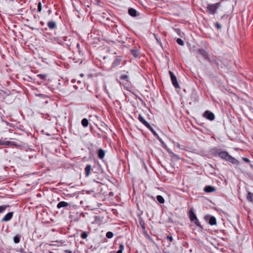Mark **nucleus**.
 Listing matches in <instances>:
<instances>
[{"label": "nucleus", "mask_w": 253, "mask_h": 253, "mask_svg": "<svg viewBox=\"0 0 253 253\" xmlns=\"http://www.w3.org/2000/svg\"><path fill=\"white\" fill-rule=\"evenodd\" d=\"M106 236L107 238H108L109 239H111L113 236V233L112 232H110V231L107 232L106 234Z\"/></svg>", "instance_id": "nucleus-26"}, {"label": "nucleus", "mask_w": 253, "mask_h": 253, "mask_svg": "<svg viewBox=\"0 0 253 253\" xmlns=\"http://www.w3.org/2000/svg\"><path fill=\"white\" fill-rule=\"evenodd\" d=\"M219 156L226 160H229V158H231V156L229 155L228 153L225 151L221 152L218 154Z\"/></svg>", "instance_id": "nucleus-7"}, {"label": "nucleus", "mask_w": 253, "mask_h": 253, "mask_svg": "<svg viewBox=\"0 0 253 253\" xmlns=\"http://www.w3.org/2000/svg\"><path fill=\"white\" fill-rule=\"evenodd\" d=\"M91 170V166L90 165H87L84 169L85 174L86 177L90 175Z\"/></svg>", "instance_id": "nucleus-9"}, {"label": "nucleus", "mask_w": 253, "mask_h": 253, "mask_svg": "<svg viewBox=\"0 0 253 253\" xmlns=\"http://www.w3.org/2000/svg\"><path fill=\"white\" fill-rule=\"evenodd\" d=\"M69 205V204L68 203L64 201H61L58 203V204L57 205V208L58 209H60L63 207L65 208L68 207Z\"/></svg>", "instance_id": "nucleus-14"}, {"label": "nucleus", "mask_w": 253, "mask_h": 253, "mask_svg": "<svg viewBox=\"0 0 253 253\" xmlns=\"http://www.w3.org/2000/svg\"><path fill=\"white\" fill-rule=\"evenodd\" d=\"M173 240V237L172 236H167L165 239H164V242L165 243L166 242H172Z\"/></svg>", "instance_id": "nucleus-21"}, {"label": "nucleus", "mask_w": 253, "mask_h": 253, "mask_svg": "<svg viewBox=\"0 0 253 253\" xmlns=\"http://www.w3.org/2000/svg\"><path fill=\"white\" fill-rule=\"evenodd\" d=\"M131 54L134 57H137L139 55V52L137 49H131Z\"/></svg>", "instance_id": "nucleus-18"}, {"label": "nucleus", "mask_w": 253, "mask_h": 253, "mask_svg": "<svg viewBox=\"0 0 253 253\" xmlns=\"http://www.w3.org/2000/svg\"><path fill=\"white\" fill-rule=\"evenodd\" d=\"M204 117L210 121H213L214 119V115L209 111H206L204 114Z\"/></svg>", "instance_id": "nucleus-4"}, {"label": "nucleus", "mask_w": 253, "mask_h": 253, "mask_svg": "<svg viewBox=\"0 0 253 253\" xmlns=\"http://www.w3.org/2000/svg\"><path fill=\"white\" fill-rule=\"evenodd\" d=\"M228 161H230L231 163L233 164L237 162V160L234 158H232V157H231V158H229V160Z\"/></svg>", "instance_id": "nucleus-36"}, {"label": "nucleus", "mask_w": 253, "mask_h": 253, "mask_svg": "<svg viewBox=\"0 0 253 253\" xmlns=\"http://www.w3.org/2000/svg\"><path fill=\"white\" fill-rule=\"evenodd\" d=\"M243 160L246 163H249L250 162L249 159L247 158H243Z\"/></svg>", "instance_id": "nucleus-38"}, {"label": "nucleus", "mask_w": 253, "mask_h": 253, "mask_svg": "<svg viewBox=\"0 0 253 253\" xmlns=\"http://www.w3.org/2000/svg\"><path fill=\"white\" fill-rule=\"evenodd\" d=\"M157 200L161 204H163L165 202L164 198L161 195H158L157 196Z\"/></svg>", "instance_id": "nucleus-22"}, {"label": "nucleus", "mask_w": 253, "mask_h": 253, "mask_svg": "<svg viewBox=\"0 0 253 253\" xmlns=\"http://www.w3.org/2000/svg\"><path fill=\"white\" fill-rule=\"evenodd\" d=\"M189 218L191 221L194 222L197 226L201 227L200 222L199 221L193 209H191L189 211Z\"/></svg>", "instance_id": "nucleus-2"}, {"label": "nucleus", "mask_w": 253, "mask_h": 253, "mask_svg": "<svg viewBox=\"0 0 253 253\" xmlns=\"http://www.w3.org/2000/svg\"><path fill=\"white\" fill-rule=\"evenodd\" d=\"M77 47L78 48H79V47H80V44H79V43H77Z\"/></svg>", "instance_id": "nucleus-40"}, {"label": "nucleus", "mask_w": 253, "mask_h": 253, "mask_svg": "<svg viewBox=\"0 0 253 253\" xmlns=\"http://www.w3.org/2000/svg\"><path fill=\"white\" fill-rule=\"evenodd\" d=\"M39 76H41V78H42L44 77V76H43L42 75H39Z\"/></svg>", "instance_id": "nucleus-42"}, {"label": "nucleus", "mask_w": 253, "mask_h": 253, "mask_svg": "<svg viewBox=\"0 0 253 253\" xmlns=\"http://www.w3.org/2000/svg\"><path fill=\"white\" fill-rule=\"evenodd\" d=\"M139 121L142 123L145 126H146L147 127H150V125L149 124V123L145 121L144 117L141 115L139 114L138 118Z\"/></svg>", "instance_id": "nucleus-8"}, {"label": "nucleus", "mask_w": 253, "mask_h": 253, "mask_svg": "<svg viewBox=\"0 0 253 253\" xmlns=\"http://www.w3.org/2000/svg\"><path fill=\"white\" fill-rule=\"evenodd\" d=\"M21 239V235L17 234L13 237V241L14 243L18 244L20 242Z\"/></svg>", "instance_id": "nucleus-17"}, {"label": "nucleus", "mask_w": 253, "mask_h": 253, "mask_svg": "<svg viewBox=\"0 0 253 253\" xmlns=\"http://www.w3.org/2000/svg\"><path fill=\"white\" fill-rule=\"evenodd\" d=\"M215 188L213 187V186H206L205 188H204V191L207 192V193H211V192H214L215 191Z\"/></svg>", "instance_id": "nucleus-10"}, {"label": "nucleus", "mask_w": 253, "mask_h": 253, "mask_svg": "<svg viewBox=\"0 0 253 253\" xmlns=\"http://www.w3.org/2000/svg\"><path fill=\"white\" fill-rule=\"evenodd\" d=\"M176 42L177 43L180 45H183L184 44V42L183 41L180 39H179L178 38L177 40H176Z\"/></svg>", "instance_id": "nucleus-30"}, {"label": "nucleus", "mask_w": 253, "mask_h": 253, "mask_svg": "<svg viewBox=\"0 0 253 253\" xmlns=\"http://www.w3.org/2000/svg\"><path fill=\"white\" fill-rule=\"evenodd\" d=\"M120 79L122 80H124L126 82L129 81V76L128 75H122L120 76Z\"/></svg>", "instance_id": "nucleus-20"}, {"label": "nucleus", "mask_w": 253, "mask_h": 253, "mask_svg": "<svg viewBox=\"0 0 253 253\" xmlns=\"http://www.w3.org/2000/svg\"><path fill=\"white\" fill-rule=\"evenodd\" d=\"M154 36H155V38L157 42L161 45L162 46V43H161V41H160V39H159L157 36H156V35H154Z\"/></svg>", "instance_id": "nucleus-34"}, {"label": "nucleus", "mask_w": 253, "mask_h": 253, "mask_svg": "<svg viewBox=\"0 0 253 253\" xmlns=\"http://www.w3.org/2000/svg\"><path fill=\"white\" fill-rule=\"evenodd\" d=\"M116 253H122V252H121V251H118Z\"/></svg>", "instance_id": "nucleus-41"}, {"label": "nucleus", "mask_w": 253, "mask_h": 253, "mask_svg": "<svg viewBox=\"0 0 253 253\" xmlns=\"http://www.w3.org/2000/svg\"><path fill=\"white\" fill-rule=\"evenodd\" d=\"M9 207V205H2L0 206V213L3 212L7 208Z\"/></svg>", "instance_id": "nucleus-23"}, {"label": "nucleus", "mask_w": 253, "mask_h": 253, "mask_svg": "<svg viewBox=\"0 0 253 253\" xmlns=\"http://www.w3.org/2000/svg\"><path fill=\"white\" fill-rule=\"evenodd\" d=\"M174 86H175V89H177V88H180V86L177 82V80H176V77L175 76V84H174Z\"/></svg>", "instance_id": "nucleus-33"}, {"label": "nucleus", "mask_w": 253, "mask_h": 253, "mask_svg": "<svg viewBox=\"0 0 253 253\" xmlns=\"http://www.w3.org/2000/svg\"><path fill=\"white\" fill-rule=\"evenodd\" d=\"M247 199L251 202L253 201V194L251 192H249L247 195Z\"/></svg>", "instance_id": "nucleus-24"}, {"label": "nucleus", "mask_w": 253, "mask_h": 253, "mask_svg": "<svg viewBox=\"0 0 253 253\" xmlns=\"http://www.w3.org/2000/svg\"><path fill=\"white\" fill-rule=\"evenodd\" d=\"M165 253H169V252H165Z\"/></svg>", "instance_id": "nucleus-44"}, {"label": "nucleus", "mask_w": 253, "mask_h": 253, "mask_svg": "<svg viewBox=\"0 0 253 253\" xmlns=\"http://www.w3.org/2000/svg\"><path fill=\"white\" fill-rule=\"evenodd\" d=\"M97 154H98V157L100 159H102L104 158V157L105 156V151L104 150H103L102 149L100 148L98 150Z\"/></svg>", "instance_id": "nucleus-11"}, {"label": "nucleus", "mask_w": 253, "mask_h": 253, "mask_svg": "<svg viewBox=\"0 0 253 253\" xmlns=\"http://www.w3.org/2000/svg\"><path fill=\"white\" fill-rule=\"evenodd\" d=\"M3 140H2V139L0 140V145H3Z\"/></svg>", "instance_id": "nucleus-39"}, {"label": "nucleus", "mask_w": 253, "mask_h": 253, "mask_svg": "<svg viewBox=\"0 0 253 253\" xmlns=\"http://www.w3.org/2000/svg\"><path fill=\"white\" fill-rule=\"evenodd\" d=\"M105 90L106 93H108V92L107 91V90L106 89V87L105 88Z\"/></svg>", "instance_id": "nucleus-43"}, {"label": "nucleus", "mask_w": 253, "mask_h": 253, "mask_svg": "<svg viewBox=\"0 0 253 253\" xmlns=\"http://www.w3.org/2000/svg\"><path fill=\"white\" fill-rule=\"evenodd\" d=\"M124 250V246L123 243H120L119 244V249L118 251H121V252L123 253V251Z\"/></svg>", "instance_id": "nucleus-31"}, {"label": "nucleus", "mask_w": 253, "mask_h": 253, "mask_svg": "<svg viewBox=\"0 0 253 253\" xmlns=\"http://www.w3.org/2000/svg\"><path fill=\"white\" fill-rule=\"evenodd\" d=\"M63 40H61L62 44L63 45H65L68 47L71 46L72 44L71 40H72V38L71 36L68 37H64L62 38Z\"/></svg>", "instance_id": "nucleus-3"}, {"label": "nucleus", "mask_w": 253, "mask_h": 253, "mask_svg": "<svg viewBox=\"0 0 253 253\" xmlns=\"http://www.w3.org/2000/svg\"><path fill=\"white\" fill-rule=\"evenodd\" d=\"M122 58L120 56H117L116 57L113 62L112 64V67L115 68L118 66H119L121 62L122 61Z\"/></svg>", "instance_id": "nucleus-5"}, {"label": "nucleus", "mask_w": 253, "mask_h": 253, "mask_svg": "<svg viewBox=\"0 0 253 253\" xmlns=\"http://www.w3.org/2000/svg\"><path fill=\"white\" fill-rule=\"evenodd\" d=\"M11 1H13V0H11Z\"/></svg>", "instance_id": "nucleus-45"}, {"label": "nucleus", "mask_w": 253, "mask_h": 253, "mask_svg": "<svg viewBox=\"0 0 253 253\" xmlns=\"http://www.w3.org/2000/svg\"><path fill=\"white\" fill-rule=\"evenodd\" d=\"M81 123L84 127H86L88 126V121L87 119L84 118L82 120Z\"/></svg>", "instance_id": "nucleus-19"}, {"label": "nucleus", "mask_w": 253, "mask_h": 253, "mask_svg": "<svg viewBox=\"0 0 253 253\" xmlns=\"http://www.w3.org/2000/svg\"><path fill=\"white\" fill-rule=\"evenodd\" d=\"M148 128H149L151 131V132L153 133V134L154 135H157V134L156 133V132L155 131V130L153 129V128L150 126V127H147Z\"/></svg>", "instance_id": "nucleus-35"}, {"label": "nucleus", "mask_w": 253, "mask_h": 253, "mask_svg": "<svg viewBox=\"0 0 253 253\" xmlns=\"http://www.w3.org/2000/svg\"><path fill=\"white\" fill-rule=\"evenodd\" d=\"M199 52L200 54L203 55L205 58H206L207 57V53L204 50L199 49Z\"/></svg>", "instance_id": "nucleus-25"}, {"label": "nucleus", "mask_w": 253, "mask_h": 253, "mask_svg": "<svg viewBox=\"0 0 253 253\" xmlns=\"http://www.w3.org/2000/svg\"><path fill=\"white\" fill-rule=\"evenodd\" d=\"M47 26L50 29H54L56 27V23L54 21H50L47 23Z\"/></svg>", "instance_id": "nucleus-15"}, {"label": "nucleus", "mask_w": 253, "mask_h": 253, "mask_svg": "<svg viewBox=\"0 0 253 253\" xmlns=\"http://www.w3.org/2000/svg\"><path fill=\"white\" fill-rule=\"evenodd\" d=\"M42 3L41 2H39L38 3V11L39 12H41V10H42Z\"/></svg>", "instance_id": "nucleus-32"}, {"label": "nucleus", "mask_w": 253, "mask_h": 253, "mask_svg": "<svg viewBox=\"0 0 253 253\" xmlns=\"http://www.w3.org/2000/svg\"><path fill=\"white\" fill-rule=\"evenodd\" d=\"M3 145H12L15 146H18V145L16 144L15 142L7 141L5 139H3Z\"/></svg>", "instance_id": "nucleus-13"}, {"label": "nucleus", "mask_w": 253, "mask_h": 253, "mask_svg": "<svg viewBox=\"0 0 253 253\" xmlns=\"http://www.w3.org/2000/svg\"><path fill=\"white\" fill-rule=\"evenodd\" d=\"M209 223L211 225H214L216 224V218L214 216H211L210 217Z\"/></svg>", "instance_id": "nucleus-16"}, {"label": "nucleus", "mask_w": 253, "mask_h": 253, "mask_svg": "<svg viewBox=\"0 0 253 253\" xmlns=\"http://www.w3.org/2000/svg\"><path fill=\"white\" fill-rule=\"evenodd\" d=\"M175 32L176 33V34L180 37H182L183 35V33L181 32L179 30V29H175Z\"/></svg>", "instance_id": "nucleus-29"}, {"label": "nucleus", "mask_w": 253, "mask_h": 253, "mask_svg": "<svg viewBox=\"0 0 253 253\" xmlns=\"http://www.w3.org/2000/svg\"><path fill=\"white\" fill-rule=\"evenodd\" d=\"M220 6V2L209 4L208 5L207 7V12L210 14H214L218 7Z\"/></svg>", "instance_id": "nucleus-1"}, {"label": "nucleus", "mask_w": 253, "mask_h": 253, "mask_svg": "<svg viewBox=\"0 0 253 253\" xmlns=\"http://www.w3.org/2000/svg\"><path fill=\"white\" fill-rule=\"evenodd\" d=\"M169 73L170 76L171 83H172V84L174 85V74H173V72L171 71H169Z\"/></svg>", "instance_id": "nucleus-27"}, {"label": "nucleus", "mask_w": 253, "mask_h": 253, "mask_svg": "<svg viewBox=\"0 0 253 253\" xmlns=\"http://www.w3.org/2000/svg\"><path fill=\"white\" fill-rule=\"evenodd\" d=\"M87 236H88L87 233L86 232L84 231L82 233L81 237L83 239H85L87 238Z\"/></svg>", "instance_id": "nucleus-28"}, {"label": "nucleus", "mask_w": 253, "mask_h": 253, "mask_svg": "<svg viewBox=\"0 0 253 253\" xmlns=\"http://www.w3.org/2000/svg\"><path fill=\"white\" fill-rule=\"evenodd\" d=\"M128 13L132 17H136L137 16V11L133 8H130L128 10Z\"/></svg>", "instance_id": "nucleus-12"}, {"label": "nucleus", "mask_w": 253, "mask_h": 253, "mask_svg": "<svg viewBox=\"0 0 253 253\" xmlns=\"http://www.w3.org/2000/svg\"><path fill=\"white\" fill-rule=\"evenodd\" d=\"M13 212H9L7 213L1 219V221L2 222H7L9 221L13 216Z\"/></svg>", "instance_id": "nucleus-6"}, {"label": "nucleus", "mask_w": 253, "mask_h": 253, "mask_svg": "<svg viewBox=\"0 0 253 253\" xmlns=\"http://www.w3.org/2000/svg\"><path fill=\"white\" fill-rule=\"evenodd\" d=\"M215 25L217 29H221V27H222L220 23H217H217H216L215 24Z\"/></svg>", "instance_id": "nucleus-37"}]
</instances>
